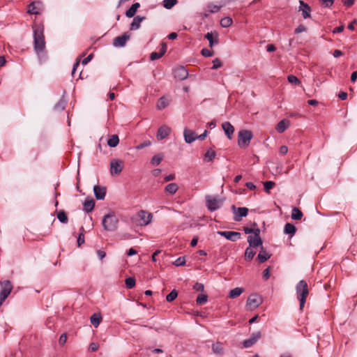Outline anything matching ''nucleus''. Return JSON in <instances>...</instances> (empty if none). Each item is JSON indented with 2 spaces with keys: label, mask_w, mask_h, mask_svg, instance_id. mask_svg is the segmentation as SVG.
I'll return each mask as SVG.
<instances>
[{
  "label": "nucleus",
  "mask_w": 357,
  "mask_h": 357,
  "mask_svg": "<svg viewBox=\"0 0 357 357\" xmlns=\"http://www.w3.org/2000/svg\"><path fill=\"white\" fill-rule=\"evenodd\" d=\"M32 29L33 32V49L37 54H40L45 49L44 26L42 24H34Z\"/></svg>",
  "instance_id": "obj_1"
},
{
  "label": "nucleus",
  "mask_w": 357,
  "mask_h": 357,
  "mask_svg": "<svg viewBox=\"0 0 357 357\" xmlns=\"http://www.w3.org/2000/svg\"><path fill=\"white\" fill-rule=\"evenodd\" d=\"M296 292L300 302V310H303L309 294L308 285L305 280H302L298 282L296 287Z\"/></svg>",
  "instance_id": "obj_2"
},
{
  "label": "nucleus",
  "mask_w": 357,
  "mask_h": 357,
  "mask_svg": "<svg viewBox=\"0 0 357 357\" xmlns=\"http://www.w3.org/2000/svg\"><path fill=\"white\" fill-rule=\"evenodd\" d=\"M119 220L114 214L105 215L102 219V224L107 231H113L118 227Z\"/></svg>",
  "instance_id": "obj_3"
},
{
  "label": "nucleus",
  "mask_w": 357,
  "mask_h": 357,
  "mask_svg": "<svg viewBox=\"0 0 357 357\" xmlns=\"http://www.w3.org/2000/svg\"><path fill=\"white\" fill-rule=\"evenodd\" d=\"M205 199L206 207L211 212L219 209L224 202V199L211 195H206Z\"/></svg>",
  "instance_id": "obj_4"
},
{
  "label": "nucleus",
  "mask_w": 357,
  "mask_h": 357,
  "mask_svg": "<svg viewBox=\"0 0 357 357\" xmlns=\"http://www.w3.org/2000/svg\"><path fill=\"white\" fill-rule=\"evenodd\" d=\"M253 137L250 130H242L238 132V144L241 148H246L249 146L250 140Z\"/></svg>",
  "instance_id": "obj_5"
},
{
  "label": "nucleus",
  "mask_w": 357,
  "mask_h": 357,
  "mask_svg": "<svg viewBox=\"0 0 357 357\" xmlns=\"http://www.w3.org/2000/svg\"><path fill=\"white\" fill-rule=\"evenodd\" d=\"M231 209L234 214V220L236 222H239L243 217H246L249 211L246 207L236 208L235 205H231Z\"/></svg>",
  "instance_id": "obj_6"
},
{
  "label": "nucleus",
  "mask_w": 357,
  "mask_h": 357,
  "mask_svg": "<svg viewBox=\"0 0 357 357\" xmlns=\"http://www.w3.org/2000/svg\"><path fill=\"white\" fill-rule=\"evenodd\" d=\"M137 217L139 218L138 224L140 226H146L151 223L153 215L146 211L141 210L138 212Z\"/></svg>",
  "instance_id": "obj_7"
},
{
  "label": "nucleus",
  "mask_w": 357,
  "mask_h": 357,
  "mask_svg": "<svg viewBox=\"0 0 357 357\" xmlns=\"http://www.w3.org/2000/svg\"><path fill=\"white\" fill-rule=\"evenodd\" d=\"M123 168V163L121 160L114 159L110 162V173L112 176L120 174Z\"/></svg>",
  "instance_id": "obj_8"
},
{
  "label": "nucleus",
  "mask_w": 357,
  "mask_h": 357,
  "mask_svg": "<svg viewBox=\"0 0 357 357\" xmlns=\"http://www.w3.org/2000/svg\"><path fill=\"white\" fill-rule=\"evenodd\" d=\"M261 303V298L257 294L250 295L247 300L246 306L250 310L257 308Z\"/></svg>",
  "instance_id": "obj_9"
},
{
  "label": "nucleus",
  "mask_w": 357,
  "mask_h": 357,
  "mask_svg": "<svg viewBox=\"0 0 357 357\" xmlns=\"http://www.w3.org/2000/svg\"><path fill=\"white\" fill-rule=\"evenodd\" d=\"M218 234L225 237L226 239L235 242L241 238V233L233 231H218Z\"/></svg>",
  "instance_id": "obj_10"
},
{
  "label": "nucleus",
  "mask_w": 357,
  "mask_h": 357,
  "mask_svg": "<svg viewBox=\"0 0 357 357\" xmlns=\"http://www.w3.org/2000/svg\"><path fill=\"white\" fill-rule=\"evenodd\" d=\"M130 38V34L128 32H125L122 36H117L114 39L113 45L116 47H124Z\"/></svg>",
  "instance_id": "obj_11"
},
{
  "label": "nucleus",
  "mask_w": 357,
  "mask_h": 357,
  "mask_svg": "<svg viewBox=\"0 0 357 357\" xmlns=\"http://www.w3.org/2000/svg\"><path fill=\"white\" fill-rule=\"evenodd\" d=\"M261 337V333L259 331L253 333L249 339L243 341V344L245 348L251 347L255 344L258 340Z\"/></svg>",
  "instance_id": "obj_12"
},
{
  "label": "nucleus",
  "mask_w": 357,
  "mask_h": 357,
  "mask_svg": "<svg viewBox=\"0 0 357 357\" xmlns=\"http://www.w3.org/2000/svg\"><path fill=\"white\" fill-rule=\"evenodd\" d=\"M171 132V128L166 126L163 125L160 126L157 132L156 137L158 140H162L166 138Z\"/></svg>",
  "instance_id": "obj_13"
},
{
  "label": "nucleus",
  "mask_w": 357,
  "mask_h": 357,
  "mask_svg": "<svg viewBox=\"0 0 357 357\" xmlns=\"http://www.w3.org/2000/svg\"><path fill=\"white\" fill-rule=\"evenodd\" d=\"M174 77L180 80L186 79L188 76V72L183 66H179L174 70Z\"/></svg>",
  "instance_id": "obj_14"
},
{
  "label": "nucleus",
  "mask_w": 357,
  "mask_h": 357,
  "mask_svg": "<svg viewBox=\"0 0 357 357\" xmlns=\"http://www.w3.org/2000/svg\"><path fill=\"white\" fill-rule=\"evenodd\" d=\"M106 188L100 186V185H95L93 187V192L96 198L98 200H102L105 199L106 195Z\"/></svg>",
  "instance_id": "obj_15"
},
{
  "label": "nucleus",
  "mask_w": 357,
  "mask_h": 357,
  "mask_svg": "<svg viewBox=\"0 0 357 357\" xmlns=\"http://www.w3.org/2000/svg\"><path fill=\"white\" fill-rule=\"evenodd\" d=\"M183 135L185 141L188 144L193 142L197 139L195 132L187 128L184 130Z\"/></svg>",
  "instance_id": "obj_16"
},
{
  "label": "nucleus",
  "mask_w": 357,
  "mask_h": 357,
  "mask_svg": "<svg viewBox=\"0 0 357 357\" xmlns=\"http://www.w3.org/2000/svg\"><path fill=\"white\" fill-rule=\"evenodd\" d=\"M83 210L86 213L91 212L95 206V201L91 197H87L83 204Z\"/></svg>",
  "instance_id": "obj_17"
},
{
  "label": "nucleus",
  "mask_w": 357,
  "mask_h": 357,
  "mask_svg": "<svg viewBox=\"0 0 357 357\" xmlns=\"http://www.w3.org/2000/svg\"><path fill=\"white\" fill-rule=\"evenodd\" d=\"M222 127L227 137L229 139H231V136L234 132V126L229 122L226 121L222 124Z\"/></svg>",
  "instance_id": "obj_18"
},
{
  "label": "nucleus",
  "mask_w": 357,
  "mask_h": 357,
  "mask_svg": "<svg viewBox=\"0 0 357 357\" xmlns=\"http://www.w3.org/2000/svg\"><path fill=\"white\" fill-rule=\"evenodd\" d=\"M300 10L302 11V15L303 18L306 19L310 17V7L303 1H300Z\"/></svg>",
  "instance_id": "obj_19"
},
{
  "label": "nucleus",
  "mask_w": 357,
  "mask_h": 357,
  "mask_svg": "<svg viewBox=\"0 0 357 357\" xmlns=\"http://www.w3.org/2000/svg\"><path fill=\"white\" fill-rule=\"evenodd\" d=\"M145 19V17H142L140 15H137L135 17L132 23L130 24V30L134 31L138 29L140 27L141 22Z\"/></svg>",
  "instance_id": "obj_20"
},
{
  "label": "nucleus",
  "mask_w": 357,
  "mask_h": 357,
  "mask_svg": "<svg viewBox=\"0 0 357 357\" xmlns=\"http://www.w3.org/2000/svg\"><path fill=\"white\" fill-rule=\"evenodd\" d=\"M248 242L249 243L250 247L252 248H256L259 245H262V241L260 237L249 236L248 237Z\"/></svg>",
  "instance_id": "obj_21"
},
{
  "label": "nucleus",
  "mask_w": 357,
  "mask_h": 357,
  "mask_svg": "<svg viewBox=\"0 0 357 357\" xmlns=\"http://www.w3.org/2000/svg\"><path fill=\"white\" fill-rule=\"evenodd\" d=\"M140 7V3L138 2L134 3L130 8L126 10V16L128 17H132L137 13V9Z\"/></svg>",
  "instance_id": "obj_22"
},
{
  "label": "nucleus",
  "mask_w": 357,
  "mask_h": 357,
  "mask_svg": "<svg viewBox=\"0 0 357 357\" xmlns=\"http://www.w3.org/2000/svg\"><path fill=\"white\" fill-rule=\"evenodd\" d=\"M289 127V121L287 120H282L280 121L276 126V130L282 133L285 131L286 129Z\"/></svg>",
  "instance_id": "obj_23"
},
{
  "label": "nucleus",
  "mask_w": 357,
  "mask_h": 357,
  "mask_svg": "<svg viewBox=\"0 0 357 357\" xmlns=\"http://www.w3.org/2000/svg\"><path fill=\"white\" fill-rule=\"evenodd\" d=\"M296 231V227L291 224V223H287L284 225V232L286 234H289L291 236H294Z\"/></svg>",
  "instance_id": "obj_24"
},
{
  "label": "nucleus",
  "mask_w": 357,
  "mask_h": 357,
  "mask_svg": "<svg viewBox=\"0 0 357 357\" xmlns=\"http://www.w3.org/2000/svg\"><path fill=\"white\" fill-rule=\"evenodd\" d=\"M243 291V288L236 287L229 291V297L232 299L236 298L238 297Z\"/></svg>",
  "instance_id": "obj_25"
},
{
  "label": "nucleus",
  "mask_w": 357,
  "mask_h": 357,
  "mask_svg": "<svg viewBox=\"0 0 357 357\" xmlns=\"http://www.w3.org/2000/svg\"><path fill=\"white\" fill-rule=\"evenodd\" d=\"M102 321V317L100 314L94 313L91 317H90V321L92 325H93L95 327H98L100 323Z\"/></svg>",
  "instance_id": "obj_26"
},
{
  "label": "nucleus",
  "mask_w": 357,
  "mask_h": 357,
  "mask_svg": "<svg viewBox=\"0 0 357 357\" xmlns=\"http://www.w3.org/2000/svg\"><path fill=\"white\" fill-rule=\"evenodd\" d=\"M178 189V185L175 183H172L168 184L165 187V192L169 195H174Z\"/></svg>",
  "instance_id": "obj_27"
},
{
  "label": "nucleus",
  "mask_w": 357,
  "mask_h": 357,
  "mask_svg": "<svg viewBox=\"0 0 357 357\" xmlns=\"http://www.w3.org/2000/svg\"><path fill=\"white\" fill-rule=\"evenodd\" d=\"M164 155L162 153H158L153 155L151 160V163L153 166H157L162 161Z\"/></svg>",
  "instance_id": "obj_28"
},
{
  "label": "nucleus",
  "mask_w": 357,
  "mask_h": 357,
  "mask_svg": "<svg viewBox=\"0 0 357 357\" xmlns=\"http://www.w3.org/2000/svg\"><path fill=\"white\" fill-rule=\"evenodd\" d=\"M119 142V139L118 135H112L109 139L107 140V144L109 146L114 148L116 147Z\"/></svg>",
  "instance_id": "obj_29"
},
{
  "label": "nucleus",
  "mask_w": 357,
  "mask_h": 357,
  "mask_svg": "<svg viewBox=\"0 0 357 357\" xmlns=\"http://www.w3.org/2000/svg\"><path fill=\"white\" fill-rule=\"evenodd\" d=\"M303 217L302 211L297 207H294L291 212V218L293 220H298Z\"/></svg>",
  "instance_id": "obj_30"
},
{
  "label": "nucleus",
  "mask_w": 357,
  "mask_h": 357,
  "mask_svg": "<svg viewBox=\"0 0 357 357\" xmlns=\"http://www.w3.org/2000/svg\"><path fill=\"white\" fill-rule=\"evenodd\" d=\"M169 101L165 97H161L158 100L156 106L158 109H163L169 105Z\"/></svg>",
  "instance_id": "obj_31"
},
{
  "label": "nucleus",
  "mask_w": 357,
  "mask_h": 357,
  "mask_svg": "<svg viewBox=\"0 0 357 357\" xmlns=\"http://www.w3.org/2000/svg\"><path fill=\"white\" fill-rule=\"evenodd\" d=\"M57 218L61 223H63V224H66L68 221L67 214L63 210H61L58 212Z\"/></svg>",
  "instance_id": "obj_32"
},
{
  "label": "nucleus",
  "mask_w": 357,
  "mask_h": 357,
  "mask_svg": "<svg viewBox=\"0 0 357 357\" xmlns=\"http://www.w3.org/2000/svg\"><path fill=\"white\" fill-rule=\"evenodd\" d=\"M222 6L215 5L212 3L207 4V9L210 13H215L220 10Z\"/></svg>",
  "instance_id": "obj_33"
},
{
  "label": "nucleus",
  "mask_w": 357,
  "mask_h": 357,
  "mask_svg": "<svg viewBox=\"0 0 357 357\" xmlns=\"http://www.w3.org/2000/svg\"><path fill=\"white\" fill-rule=\"evenodd\" d=\"M270 257L271 255L266 252L265 251H261L257 256V259L259 261V263H264L267 259H268Z\"/></svg>",
  "instance_id": "obj_34"
},
{
  "label": "nucleus",
  "mask_w": 357,
  "mask_h": 357,
  "mask_svg": "<svg viewBox=\"0 0 357 357\" xmlns=\"http://www.w3.org/2000/svg\"><path fill=\"white\" fill-rule=\"evenodd\" d=\"M233 20L230 17H225L221 19L220 25L224 28H227L232 24Z\"/></svg>",
  "instance_id": "obj_35"
},
{
  "label": "nucleus",
  "mask_w": 357,
  "mask_h": 357,
  "mask_svg": "<svg viewBox=\"0 0 357 357\" xmlns=\"http://www.w3.org/2000/svg\"><path fill=\"white\" fill-rule=\"evenodd\" d=\"M215 155H216L215 152L213 150H212L211 149H210L207 150V151L205 153L204 158L208 162H211L215 158Z\"/></svg>",
  "instance_id": "obj_36"
},
{
  "label": "nucleus",
  "mask_w": 357,
  "mask_h": 357,
  "mask_svg": "<svg viewBox=\"0 0 357 357\" xmlns=\"http://www.w3.org/2000/svg\"><path fill=\"white\" fill-rule=\"evenodd\" d=\"M255 255V252L251 247H248L246 248L245 252V257L247 260H252Z\"/></svg>",
  "instance_id": "obj_37"
},
{
  "label": "nucleus",
  "mask_w": 357,
  "mask_h": 357,
  "mask_svg": "<svg viewBox=\"0 0 357 357\" xmlns=\"http://www.w3.org/2000/svg\"><path fill=\"white\" fill-rule=\"evenodd\" d=\"M212 349L214 353L221 354L223 353V347L220 342H216L212 345Z\"/></svg>",
  "instance_id": "obj_38"
},
{
  "label": "nucleus",
  "mask_w": 357,
  "mask_h": 357,
  "mask_svg": "<svg viewBox=\"0 0 357 357\" xmlns=\"http://www.w3.org/2000/svg\"><path fill=\"white\" fill-rule=\"evenodd\" d=\"M208 301V296L206 294H199L197 299L196 303L197 305H203L205 304Z\"/></svg>",
  "instance_id": "obj_39"
},
{
  "label": "nucleus",
  "mask_w": 357,
  "mask_h": 357,
  "mask_svg": "<svg viewBox=\"0 0 357 357\" xmlns=\"http://www.w3.org/2000/svg\"><path fill=\"white\" fill-rule=\"evenodd\" d=\"M178 296V291L176 289H173L171 292L167 295L166 300L168 302L174 301Z\"/></svg>",
  "instance_id": "obj_40"
},
{
  "label": "nucleus",
  "mask_w": 357,
  "mask_h": 357,
  "mask_svg": "<svg viewBox=\"0 0 357 357\" xmlns=\"http://www.w3.org/2000/svg\"><path fill=\"white\" fill-rule=\"evenodd\" d=\"M177 0H164L163 6L167 9H171L177 3Z\"/></svg>",
  "instance_id": "obj_41"
},
{
  "label": "nucleus",
  "mask_w": 357,
  "mask_h": 357,
  "mask_svg": "<svg viewBox=\"0 0 357 357\" xmlns=\"http://www.w3.org/2000/svg\"><path fill=\"white\" fill-rule=\"evenodd\" d=\"M205 38L208 40L209 46L212 47L214 44H217L218 43V38L216 40H213V34L212 33H207L205 35Z\"/></svg>",
  "instance_id": "obj_42"
},
{
  "label": "nucleus",
  "mask_w": 357,
  "mask_h": 357,
  "mask_svg": "<svg viewBox=\"0 0 357 357\" xmlns=\"http://www.w3.org/2000/svg\"><path fill=\"white\" fill-rule=\"evenodd\" d=\"M264 190L267 193H270V190L275 186V183L273 181H268L264 183Z\"/></svg>",
  "instance_id": "obj_43"
},
{
  "label": "nucleus",
  "mask_w": 357,
  "mask_h": 357,
  "mask_svg": "<svg viewBox=\"0 0 357 357\" xmlns=\"http://www.w3.org/2000/svg\"><path fill=\"white\" fill-rule=\"evenodd\" d=\"M84 227H82L80 228V233L79 234V236L77 238V245L79 247H80L82 244L84 243Z\"/></svg>",
  "instance_id": "obj_44"
},
{
  "label": "nucleus",
  "mask_w": 357,
  "mask_h": 357,
  "mask_svg": "<svg viewBox=\"0 0 357 357\" xmlns=\"http://www.w3.org/2000/svg\"><path fill=\"white\" fill-rule=\"evenodd\" d=\"M125 283L127 288L132 289L135 286V280L130 277L126 279Z\"/></svg>",
  "instance_id": "obj_45"
},
{
  "label": "nucleus",
  "mask_w": 357,
  "mask_h": 357,
  "mask_svg": "<svg viewBox=\"0 0 357 357\" xmlns=\"http://www.w3.org/2000/svg\"><path fill=\"white\" fill-rule=\"evenodd\" d=\"M27 13L29 14H38V10L37 7L36 6L34 2L31 3L28 6Z\"/></svg>",
  "instance_id": "obj_46"
},
{
  "label": "nucleus",
  "mask_w": 357,
  "mask_h": 357,
  "mask_svg": "<svg viewBox=\"0 0 357 357\" xmlns=\"http://www.w3.org/2000/svg\"><path fill=\"white\" fill-rule=\"evenodd\" d=\"M176 266H181L185 264V259L184 257H179L173 263Z\"/></svg>",
  "instance_id": "obj_47"
},
{
  "label": "nucleus",
  "mask_w": 357,
  "mask_h": 357,
  "mask_svg": "<svg viewBox=\"0 0 357 357\" xmlns=\"http://www.w3.org/2000/svg\"><path fill=\"white\" fill-rule=\"evenodd\" d=\"M287 79L291 84H299L301 83L300 80L293 75H289Z\"/></svg>",
  "instance_id": "obj_48"
},
{
  "label": "nucleus",
  "mask_w": 357,
  "mask_h": 357,
  "mask_svg": "<svg viewBox=\"0 0 357 357\" xmlns=\"http://www.w3.org/2000/svg\"><path fill=\"white\" fill-rule=\"evenodd\" d=\"M193 289L197 291L202 292L204 290V284L202 283L196 282L193 285Z\"/></svg>",
  "instance_id": "obj_49"
},
{
  "label": "nucleus",
  "mask_w": 357,
  "mask_h": 357,
  "mask_svg": "<svg viewBox=\"0 0 357 357\" xmlns=\"http://www.w3.org/2000/svg\"><path fill=\"white\" fill-rule=\"evenodd\" d=\"M213 64L211 69L215 70L222 66V61L219 59H215L213 61Z\"/></svg>",
  "instance_id": "obj_50"
},
{
  "label": "nucleus",
  "mask_w": 357,
  "mask_h": 357,
  "mask_svg": "<svg viewBox=\"0 0 357 357\" xmlns=\"http://www.w3.org/2000/svg\"><path fill=\"white\" fill-rule=\"evenodd\" d=\"M162 56V53L153 52L151 54L150 59H151V60L154 61V60L161 58Z\"/></svg>",
  "instance_id": "obj_51"
},
{
  "label": "nucleus",
  "mask_w": 357,
  "mask_h": 357,
  "mask_svg": "<svg viewBox=\"0 0 357 357\" xmlns=\"http://www.w3.org/2000/svg\"><path fill=\"white\" fill-rule=\"evenodd\" d=\"M307 29L305 26L300 24L296 29L294 30V33L296 34L301 33L302 32L306 31Z\"/></svg>",
  "instance_id": "obj_52"
},
{
  "label": "nucleus",
  "mask_w": 357,
  "mask_h": 357,
  "mask_svg": "<svg viewBox=\"0 0 357 357\" xmlns=\"http://www.w3.org/2000/svg\"><path fill=\"white\" fill-rule=\"evenodd\" d=\"M201 53L202 55L205 57L211 56L213 55V52L206 48L202 49Z\"/></svg>",
  "instance_id": "obj_53"
},
{
  "label": "nucleus",
  "mask_w": 357,
  "mask_h": 357,
  "mask_svg": "<svg viewBox=\"0 0 357 357\" xmlns=\"http://www.w3.org/2000/svg\"><path fill=\"white\" fill-rule=\"evenodd\" d=\"M29 153L31 155L32 161H36L38 159V151H36L34 149H31L29 151Z\"/></svg>",
  "instance_id": "obj_54"
},
{
  "label": "nucleus",
  "mask_w": 357,
  "mask_h": 357,
  "mask_svg": "<svg viewBox=\"0 0 357 357\" xmlns=\"http://www.w3.org/2000/svg\"><path fill=\"white\" fill-rule=\"evenodd\" d=\"M321 3L326 8H330L333 6L334 0H321Z\"/></svg>",
  "instance_id": "obj_55"
},
{
  "label": "nucleus",
  "mask_w": 357,
  "mask_h": 357,
  "mask_svg": "<svg viewBox=\"0 0 357 357\" xmlns=\"http://www.w3.org/2000/svg\"><path fill=\"white\" fill-rule=\"evenodd\" d=\"M98 344L97 343H95V342H91L90 344H89V351H91V352H95L98 349Z\"/></svg>",
  "instance_id": "obj_56"
},
{
  "label": "nucleus",
  "mask_w": 357,
  "mask_h": 357,
  "mask_svg": "<svg viewBox=\"0 0 357 357\" xmlns=\"http://www.w3.org/2000/svg\"><path fill=\"white\" fill-rule=\"evenodd\" d=\"M270 270H271V268L268 267L263 271V278L265 280H267L270 278Z\"/></svg>",
  "instance_id": "obj_57"
},
{
  "label": "nucleus",
  "mask_w": 357,
  "mask_h": 357,
  "mask_svg": "<svg viewBox=\"0 0 357 357\" xmlns=\"http://www.w3.org/2000/svg\"><path fill=\"white\" fill-rule=\"evenodd\" d=\"M66 340H67V336L66 334H62L60 337H59V342L61 345H63L66 342Z\"/></svg>",
  "instance_id": "obj_58"
},
{
  "label": "nucleus",
  "mask_w": 357,
  "mask_h": 357,
  "mask_svg": "<svg viewBox=\"0 0 357 357\" xmlns=\"http://www.w3.org/2000/svg\"><path fill=\"white\" fill-rule=\"evenodd\" d=\"M281 155H285L288 152V147L287 146H281L279 150Z\"/></svg>",
  "instance_id": "obj_59"
},
{
  "label": "nucleus",
  "mask_w": 357,
  "mask_h": 357,
  "mask_svg": "<svg viewBox=\"0 0 357 357\" xmlns=\"http://www.w3.org/2000/svg\"><path fill=\"white\" fill-rule=\"evenodd\" d=\"M151 144V142L149 141H146L140 144H139L137 146V149H142L148 146H149Z\"/></svg>",
  "instance_id": "obj_60"
},
{
  "label": "nucleus",
  "mask_w": 357,
  "mask_h": 357,
  "mask_svg": "<svg viewBox=\"0 0 357 357\" xmlns=\"http://www.w3.org/2000/svg\"><path fill=\"white\" fill-rule=\"evenodd\" d=\"M96 253L100 259H102L106 256L105 252L101 250H97Z\"/></svg>",
  "instance_id": "obj_61"
},
{
  "label": "nucleus",
  "mask_w": 357,
  "mask_h": 357,
  "mask_svg": "<svg viewBox=\"0 0 357 357\" xmlns=\"http://www.w3.org/2000/svg\"><path fill=\"white\" fill-rule=\"evenodd\" d=\"M348 96V94L347 93L344 92V91H340L338 94V98L340 99V100H344L347 99Z\"/></svg>",
  "instance_id": "obj_62"
},
{
  "label": "nucleus",
  "mask_w": 357,
  "mask_h": 357,
  "mask_svg": "<svg viewBox=\"0 0 357 357\" xmlns=\"http://www.w3.org/2000/svg\"><path fill=\"white\" fill-rule=\"evenodd\" d=\"M93 56V54H91L87 57L84 58L82 61V64L86 65L92 59Z\"/></svg>",
  "instance_id": "obj_63"
},
{
  "label": "nucleus",
  "mask_w": 357,
  "mask_h": 357,
  "mask_svg": "<svg viewBox=\"0 0 357 357\" xmlns=\"http://www.w3.org/2000/svg\"><path fill=\"white\" fill-rule=\"evenodd\" d=\"M344 30V26L343 25H341V26H337L335 27L333 31V33H341Z\"/></svg>",
  "instance_id": "obj_64"
}]
</instances>
